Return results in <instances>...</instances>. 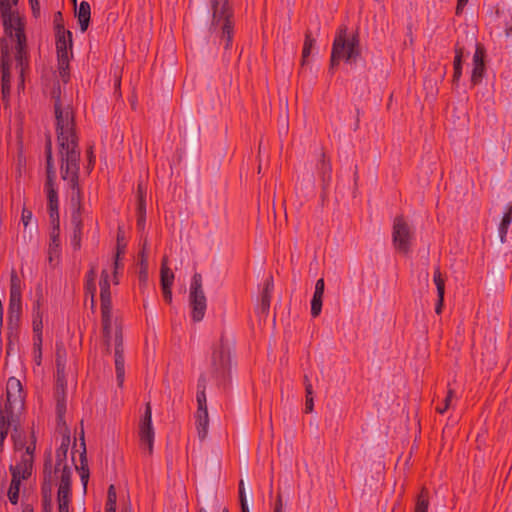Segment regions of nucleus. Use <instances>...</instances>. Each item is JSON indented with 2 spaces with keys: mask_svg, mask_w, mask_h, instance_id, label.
<instances>
[{
  "mask_svg": "<svg viewBox=\"0 0 512 512\" xmlns=\"http://www.w3.org/2000/svg\"><path fill=\"white\" fill-rule=\"evenodd\" d=\"M57 141L61 159V175L71 184V207L81 213V192L78 187L80 150L75 131L74 112L70 104L58 96L54 104Z\"/></svg>",
  "mask_w": 512,
  "mask_h": 512,
  "instance_id": "obj_1",
  "label": "nucleus"
},
{
  "mask_svg": "<svg viewBox=\"0 0 512 512\" xmlns=\"http://www.w3.org/2000/svg\"><path fill=\"white\" fill-rule=\"evenodd\" d=\"M124 250L118 246L114 256L113 263L109 267L104 268L101 273L99 282L100 298H101V316L103 336L107 348L114 345L115 348V370L116 378L119 386H122L125 378V366L122 347V335L117 324L112 321V303L110 292V276L114 278V283L118 284L117 273L120 268V257Z\"/></svg>",
  "mask_w": 512,
  "mask_h": 512,
  "instance_id": "obj_2",
  "label": "nucleus"
},
{
  "mask_svg": "<svg viewBox=\"0 0 512 512\" xmlns=\"http://www.w3.org/2000/svg\"><path fill=\"white\" fill-rule=\"evenodd\" d=\"M3 25L6 34L15 41V69L19 73L20 87H24V72L28 67V57L26 51V37L24 34V23L22 19L11 11L9 0H0Z\"/></svg>",
  "mask_w": 512,
  "mask_h": 512,
  "instance_id": "obj_3",
  "label": "nucleus"
},
{
  "mask_svg": "<svg viewBox=\"0 0 512 512\" xmlns=\"http://www.w3.org/2000/svg\"><path fill=\"white\" fill-rule=\"evenodd\" d=\"M14 450L19 461L10 466L12 474L11 484L8 490V498L12 504H17L19 499L20 484L23 479L30 476L33 466L35 451V439L32 436L30 444H23L20 439L14 437Z\"/></svg>",
  "mask_w": 512,
  "mask_h": 512,
  "instance_id": "obj_4",
  "label": "nucleus"
},
{
  "mask_svg": "<svg viewBox=\"0 0 512 512\" xmlns=\"http://www.w3.org/2000/svg\"><path fill=\"white\" fill-rule=\"evenodd\" d=\"M69 438H63L61 445L56 450L55 474L60 477L57 493L58 511L69 512L71 502V468L67 463Z\"/></svg>",
  "mask_w": 512,
  "mask_h": 512,
  "instance_id": "obj_5",
  "label": "nucleus"
},
{
  "mask_svg": "<svg viewBox=\"0 0 512 512\" xmlns=\"http://www.w3.org/2000/svg\"><path fill=\"white\" fill-rule=\"evenodd\" d=\"M346 28H341L336 35L332 53L331 66L334 67L341 60L354 62L359 56V40L356 35L347 36Z\"/></svg>",
  "mask_w": 512,
  "mask_h": 512,
  "instance_id": "obj_6",
  "label": "nucleus"
},
{
  "mask_svg": "<svg viewBox=\"0 0 512 512\" xmlns=\"http://www.w3.org/2000/svg\"><path fill=\"white\" fill-rule=\"evenodd\" d=\"M212 10V20L210 29L222 31V39L225 41V49H228L232 44V25L230 21V9L228 0H209Z\"/></svg>",
  "mask_w": 512,
  "mask_h": 512,
  "instance_id": "obj_7",
  "label": "nucleus"
},
{
  "mask_svg": "<svg viewBox=\"0 0 512 512\" xmlns=\"http://www.w3.org/2000/svg\"><path fill=\"white\" fill-rule=\"evenodd\" d=\"M72 33L61 26H57L56 51L58 59V73L63 82L69 79V62L72 56Z\"/></svg>",
  "mask_w": 512,
  "mask_h": 512,
  "instance_id": "obj_8",
  "label": "nucleus"
},
{
  "mask_svg": "<svg viewBox=\"0 0 512 512\" xmlns=\"http://www.w3.org/2000/svg\"><path fill=\"white\" fill-rule=\"evenodd\" d=\"M25 395L19 379L10 377L6 384V403L1 413L4 417L20 418L24 410Z\"/></svg>",
  "mask_w": 512,
  "mask_h": 512,
  "instance_id": "obj_9",
  "label": "nucleus"
},
{
  "mask_svg": "<svg viewBox=\"0 0 512 512\" xmlns=\"http://www.w3.org/2000/svg\"><path fill=\"white\" fill-rule=\"evenodd\" d=\"M47 158V180L45 183V191L48 199V212L50 221H60L59 217V201L58 193L55 187V169L52 159L51 143L49 142L46 147Z\"/></svg>",
  "mask_w": 512,
  "mask_h": 512,
  "instance_id": "obj_10",
  "label": "nucleus"
},
{
  "mask_svg": "<svg viewBox=\"0 0 512 512\" xmlns=\"http://www.w3.org/2000/svg\"><path fill=\"white\" fill-rule=\"evenodd\" d=\"M189 301L191 306V317L193 321L200 322L205 315L207 301L202 288V276L195 273L190 284Z\"/></svg>",
  "mask_w": 512,
  "mask_h": 512,
  "instance_id": "obj_11",
  "label": "nucleus"
},
{
  "mask_svg": "<svg viewBox=\"0 0 512 512\" xmlns=\"http://www.w3.org/2000/svg\"><path fill=\"white\" fill-rule=\"evenodd\" d=\"M414 240V233L411 227L402 216L393 221L392 242L394 248L403 254H408Z\"/></svg>",
  "mask_w": 512,
  "mask_h": 512,
  "instance_id": "obj_12",
  "label": "nucleus"
},
{
  "mask_svg": "<svg viewBox=\"0 0 512 512\" xmlns=\"http://www.w3.org/2000/svg\"><path fill=\"white\" fill-rule=\"evenodd\" d=\"M155 432L152 425V409L150 403L146 404L145 412L139 423L140 445L144 451L151 454L153 451Z\"/></svg>",
  "mask_w": 512,
  "mask_h": 512,
  "instance_id": "obj_13",
  "label": "nucleus"
},
{
  "mask_svg": "<svg viewBox=\"0 0 512 512\" xmlns=\"http://www.w3.org/2000/svg\"><path fill=\"white\" fill-rule=\"evenodd\" d=\"M20 423V418L18 417H15V419L13 417H7L5 418L4 417V413H1V418H0V450H2L3 448V445H4V441L10 431V428L13 427L14 428V433L12 434V440L14 441V437L20 439V441L23 443V444H30L31 442V439H32V436L35 437L34 433H31L29 435V439H27V436L18 431V425ZM36 440V438H34Z\"/></svg>",
  "mask_w": 512,
  "mask_h": 512,
  "instance_id": "obj_14",
  "label": "nucleus"
},
{
  "mask_svg": "<svg viewBox=\"0 0 512 512\" xmlns=\"http://www.w3.org/2000/svg\"><path fill=\"white\" fill-rule=\"evenodd\" d=\"M13 68V59L7 45L2 42L1 50V70H2V94L6 98L10 94L11 71Z\"/></svg>",
  "mask_w": 512,
  "mask_h": 512,
  "instance_id": "obj_15",
  "label": "nucleus"
},
{
  "mask_svg": "<svg viewBox=\"0 0 512 512\" xmlns=\"http://www.w3.org/2000/svg\"><path fill=\"white\" fill-rule=\"evenodd\" d=\"M40 306L41 305H40L39 300H37L33 306V331L35 333L34 347L38 353L36 355V361L38 364H40V359H41L42 328H43V322H42L43 315H42Z\"/></svg>",
  "mask_w": 512,
  "mask_h": 512,
  "instance_id": "obj_16",
  "label": "nucleus"
},
{
  "mask_svg": "<svg viewBox=\"0 0 512 512\" xmlns=\"http://www.w3.org/2000/svg\"><path fill=\"white\" fill-rule=\"evenodd\" d=\"M50 224L48 259L49 262L52 263L55 259H58L61 254L60 221H50Z\"/></svg>",
  "mask_w": 512,
  "mask_h": 512,
  "instance_id": "obj_17",
  "label": "nucleus"
},
{
  "mask_svg": "<svg viewBox=\"0 0 512 512\" xmlns=\"http://www.w3.org/2000/svg\"><path fill=\"white\" fill-rule=\"evenodd\" d=\"M56 366H57V381L63 388V380L66 366V350L62 344H56Z\"/></svg>",
  "mask_w": 512,
  "mask_h": 512,
  "instance_id": "obj_18",
  "label": "nucleus"
},
{
  "mask_svg": "<svg viewBox=\"0 0 512 512\" xmlns=\"http://www.w3.org/2000/svg\"><path fill=\"white\" fill-rule=\"evenodd\" d=\"M76 17L78 19L80 29L82 32H85L89 26L90 16H91V8L90 4L87 1H82L79 7L75 11Z\"/></svg>",
  "mask_w": 512,
  "mask_h": 512,
  "instance_id": "obj_19",
  "label": "nucleus"
},
{
  "mask_svg": "<svg viewBox=\"0 0 512 512\" xmlns=\"http://www.w3.org/2000/svg\"><path fill=\"white\" fill-rule=\"evenodd\" d=\"M512 223V204H507L504 208V214L498 227L501 243L506 242V237L510 224Z\"/></svg>",
  "mask_w": 512,
  "mask_h": 512,
  "instance_id": "obj_20",
  "label": "nucleus"
},
{
  "mask_svg": "<svg viewBox=\"0 0 512 512\" xmlns=\"http://www.w3.org/2000/svg\"><path fill=\"white\" fill-rule=\"evenodd\" d=\"M196 419V428L198 432V436L201 440L205 439L208 434L209 427V416L208 410L205 411H197L195 414Z\"/></svg>",
  "mask_w": 512,
  "mask_h": 512,
  "instance_id": "obj_21",
  "label": "nucleus"
},
{
  "mask_svg": "<svg viewBox=\"0 0 512 512\" xmlns=\"http://www.w3.org/2000/svg\"><path fill=\"white\" fill-rule=\"evenodd\" d=\"M161 287H172L174 283V273L168 266V259L164 257L161 263L160 270Z\"/></svg>",
  "mask_w": 512,
  "mask_h": 512,
  "instance_id": "obj_22",
  "label": "nucleus"
},
{
  "mask_svg": "<svg viewBox=\"0 0 512 512\" xmlns=\"http://www.w3.org/2000/svg\"><path fill=\"white\" fill-rule=\"evenodd\" d=\"M228 361V352L223 348L220 347L219 349H216L212 354V362L215 367V369H221L223 368Z\"/></svg>",
  "mask_w": 512,
  "mask_h": 512,
  "instance_id": "obj_23",
  "label": "nucleus"
},
{
  "mask_svg": "<svg viewBox=\"0 0 512 512\" xmlns=\"http://www.w3.org/2000/svg\"><path fill=\"white\" fill-rule=\"evenodd\" d=\"M429 508V493L428 490L423 488L418 495L414 507V512H428Z\"/></svg>",
  "mask_w": 512,
  "mask_h": 512,
  "instance_id": "obj_24",
  "label": "nucleus"
},
{
  "mask_svg": "<svg viewBox=\"0 0 512 512\" xmlns=\"http://www.w3.org/2000/svg\"><path fill=\"white\" fill-rule=\"evenodd\" d=\"M21 297H9V307H8V314H9V321H12V319L15 317L16 319L19 318L21 313Z\"/></svg>",
  "mask_w": 512,
  "mask_h": 512,
  "instance_id": "obj_25",
  "label": "nucleus"
},
{
  "mask_svg": "<svg viewBox=\"0 0 512 512\" xmlns=\"http://www.w3.org/2000/svg\"><path fill=\"white\" fill-rule=\"evenodd\" d=\"M433 282L436 286L437 297L439 299H444L445 294V279L443 278L439 267L435 268L433 273Z\"/></svg>",
  "mask_w": 512,
  "mask_h": 512,
  "instance_id": "obj_26",
  "label": "nucleus"
},
{
  "mask_svg": "<svg viewBox=\"0 0 512 512\" xmlns=\"http://www.w3.org/2000/svg\"><path fill=\"white\" fill-rule=\"evenodd\" d=\"M305 392H306V401H305V412L311 413L314 408V399H313V387L309 382L307 376H305Z\"/></svg>",
  "mask_w": 512,
  "mask_h": 512,
  "instance_id": "obj_27",
  "label": "nucleus"
},
{
  "mask_svg": "<svg viewBox=\"0 0 512 512\" xmlns=\"http://www.w3.org/2000/svg\"><path fill=\"white\" fill-rule=\"evenodd\" d=\"M462 56H463L462 49L457 47L455 50V59H454V74H453L454 82L459 81L461 74H462Z\"/></svg>",
  "mask_w": 512,
  "mask_h": 512,
  "instance_id": "obj_28",
  "label": "nucleus"
},
{
  "mask_svg": "<svg viewBox=\"0 0 512 512\" xmlns=\"http://www.w3.org/2000/svg\"><path fill=\"white\" fill-rule=\"evenodd\" d=\"M323 295L314 293L311 300V315L316 318L322 311Z\"/></svg>",
  "mask_w": 512,
  "mask_h": 512,
  "instance_id": "obj_29",
  "label": "nucleus"
},
{
  "mask_svg": "<svg viewBox=\"0 0 512 512\" xmlns=\"http://www.w3.org/2000/svg\"><path fill=\"white\" fill-rule=\"evenodd\" d=\"M10 296L21 297V282L16 272H12L10 278Z\"/></svg>",
  "mask_w": 512,
  "mask_h": 512,
  "instance_id": "obj_30",
  "label": "nucleus"
},
{
  "mask_svg": "<svg viewBox=\"0 0 512 512\" xmlns=\"http://www.w3.org/2000/svg\"><path fill=\"white\" fill-rule=\"evenodd\" d=\"M314 43H315V40L311 37V35L306 34L304 45H303V50H302V64H304L305 61L307 60V58L310 56L312 47L314 46Z\"/></svg>",
  "mask_w": 512,
  "mask_h": 512,
  "instance_id": "obj_31",
  "label": "nucleus"
},
{
  "mask_svg": "<svg viewBox=\"0 0 512 512\" xmlns=\"http://www.w3.org/2000/svg\"><path fill=\"white\" fill-rule=\"evenodd\" d=\"M455 398V391L451 388L448 389L447 395L443 401L442 405H438L436 407V411L440 414H443L446 410H448L451 406L453 399Z\"/></svg>",
  "mask_w": 512,
  "mask_h": 512,
  "instance_id": "obj_32",
  "label": "nucleus"
},
{
  "mask_svg": "<svg viewBox=\"0 0 512 512\" xmlns=\"http://www.w3.org/2000/svg\"><path fill=\"white\" fill-rule=\"evenodd\" d=\"M484 70H485V65H477V64H473V69H472V75H471V81L473 84H478L482 77H483V74H484Z\"/></svg>",
  "mask_w": 512,
  "mask_h": 512,
  "instance_id": "obj_33",
  "label": "nucleus"
},
{
  "mask_svg": "<svg viewBox=\"0 0 512 512\" xmlns=\"http://www.w3.org/2000/svg\"><path fill=\"white\" fill-rule=\"evenodd\" d=\"M71 222L73 225V231L82 232L83 222L79 211H72Z\"/></svg>",
  "mask_w": 512,
  "mask_h": 512,
  "instance_id": "obj_34",
  "label": "nucleus"
},
{
  "mask_svg": "<svg viewBox=\"0 0 512 512\" xmlns=\"http://www.w3.org/2000/svg\"><path fill=\"white\" fill-rule=\"evenodd\" d=\"M484 56H485V52H484L483 47L481 45H477L476 50L473 55V64H477L478 66L485 65L484 64Z\"/></svg>",
  "mask_w": 512,
  "mask_h": 512,
  "instance_id": "obj_35",
  "label": "nucleus"
},
{
  "mask_svg": "<svg viewBox=\"0 0 512 512\" xmlns=\"http://www.w3.org/2000/svg\"><path fill=\"white\" fill-rule=\"evenodd\" d=\"M197 404H198V409L197 411H205V410H208L207 409V403H206V394H205V390L204 388L202 390H198L197 391Z\"/></svg>",
  "mask_w": 512,
  "mask_h": 512,
  "instance_id": "obj_36",
  "label": "nucleus"
},
{
  "mask_svg": "<svg viewBox=\"0 0 512 512\" xmlns=\"http://www.w3.org/2000/svg\"><path fill=\"white\" fill-rule=\"evenodd\" d=\"M138 190H139V193H140V200H139V205H138V210H139V213H140V218L138 220V226L139 227H143L144 226V217L142 216V214L145 211V205H144V201H143V198H142V186L141 185L138 186Z\"/></svg>",
  "mask_w": 512,
  "mask_h": 512,
  "instance_id": "obj_37",
  "label": "nucleus"
},
{
  "mask_svg": "<svg viewBox=\"0 0 512 512\" xmlns=\"http://www.w3.org/2000/svg\"><path fill=\"white\" fill-rule=\"evenodd\" d=\"M32 219H33L32 211L24 207L22 209V213H21V222H22L24 228L28 227V225L31 223Z\"/></svg>",
  "mask_w": 512,
  "mask_h": 512,
  "instance_id": "obj_38",
  "label": "nucleus"
},
{
  "mask_svg": "<svg viewBox=\"0 0 512 512\" xmlns=\"http://www.w3.org/2000/svg\"><path fill=\"white\" fill-rule=\"evenodd\" d=\"M81 236L82 232H76L73 231L72 237H71V244L74 249H79L81 245Z\"/></svg>",
  "mask_w": 512,
  "mask_h": 512,
  "instance_id": "obj_39",
  "label": "nucleus"
},
{
  "mask_svg": "<svg viewBox=\"0 0 512 512\" xmlns=\"http://www.w3.org/2000/svg\"><path fill=\"white\" fill-rule=\"evenodd\" d=\"M117 496L114 485H110L108 488L107 502L106 504H116Z\"/></svg>",
  "mask_w": 512,
  "mask_h": 512,
  "instance_id": "obj_40",
  "label": "nucleus"
},
{
  "mask_svg": "<svg viewBox=\"0 0 512 512\" xmlns=\"http://www.w3.org/2000/svg\"><path fill=\"white\" fill-rule=\"evenodd\" d=\"M148 279V273H147V263L146 260H142L141 262V271L139 274V280L142 283H146Z\"/></svg>",
  "mask_w": 512,
  "mask_h": 512,
  "instance_id": "obj_41",
  "label": "nucleus"
},
{
  "mask_svg": "<svg viewBox=\"0 0 512 512\" xmlns=\"http://www.w3.org/2000/svg\"><path fill=\"white\" fill-rule=\"evenodd\" d=\"M271 295L269 293H262L261 306L263 311H268L270 307Z\"/></svg>",
  "mask_w": 512,
  "mask_h": 512,
  "instance_id": "obj_42",
  "label": "nucleus"
},
{
  "mask_svg": "<svg viewBox=\"0 0 512 512\" xmlns=\"http://www.w3.org/2000/svg\"><path fill=\"white\" fill-rule=\"evenodd\" d=\"M163 298L167 303L172 302V287H161Z\"/></svg>",
  "mask_w": 512,
  "mask_h": 512,
  "instance_id": "obj_43",
  "label": "nucleus"
},
{
  "mask_svg": "<svg viewBox=\"0 0 512 512\" xmlns=\"http://www.w3.org/2000/svg\"><path fill=\"white\" fill-rule=\"evenodd\" d=\"M239 498H240V504H242L243 502L247 503V497H246L243 480H240V482H239Z\"/></svg>",
  "mask_w": 512,
  "mask_h": 512,
  "instance_id": "obj_44",
  "label": "nucleus"
},
{
  "mask_svg": "<svg viewBox=\"0 0 512 512\" xmlns=\"http://www.w3.org/2000/svg\"><path fill=\"white\" fill-rule=\"evenodd\" d=\"M325 283L324 279L320 278L316 281L314 293L324 295Z\"/></svg>",
  "mask_w": 512,
  "mask_h": 512,
  "instance_id": "obj_45",
  "label": "nucleus"
},
{
  "mask_svg": "<svg viewBox=\"0 0 512 512\" xmlns=\"http://www.w3.org/2000/svg\"><path fill=\"white\" fill-rule=\"evenodd\" d=\"M273 512H285L282 497L280 495L277 496Z\"/></svg>",
  "mask_w": 512,
  "mask_h": 512,
  "instance_id": "obj_46",
  "label": "nucleus"
},
{
  "mask_svg": "<svg viewBox=\"0 0 512 512\" xmlns=\"http://www.w3.org/2000/svg\"><path fill=\"white\" fill-rule=\"evenodd\" d=\"M29 2L31 4L34 15L39 14V12H40L39 0H29Z\"/></svg>",
  "mask_w": 512,
  "mask_h": 512,
  "instance_id": "obj_47",
  "label": "nucleus"
},
{
  "mask_svg": "<svg viewBox=\"0 0 512 512\" xmlns=\"http://www.w3.org/2000/svg\"><path fill=\"white\" fill-rule=\"evenodd\" d=\"M272 288H273V283H272V279L269 278L266 280V283H265V287H264V290H263V293H269L271 295L272 293Z\"/></svg>",
  "mask_w": 512,
  "mask_h": 512,
  "instance_id": "obj_48",
  "label": "nucleus"
},
{
  "mask_svg": "<svg viewBox=\"0 0 512 512\" xmlns=\"http://www.w3.org/2000/svg\"><path fill=\"white\" fill-rule=\"evenodd\" d=\"M443 306H444V299H437V303H436V306H435V312L437 314H441L442 312V309H443Z\"/></svg>",
  "mask_w": 512,
  "mask_h": 512,
  "instance_id": "obj_49",
  "label": "nucleus"
},
{
  "mask_svg": "<svg viewBox=\"0 0 512 512\" xmlns=\"http://www.w3.org/2000/svg\"><path fill=\"white\" fill-rule=\"evenodd\" d=\"M468 3V0H458L456 12L457 14L463 9V7Z\"/></svg>",
  "mask_w": 512,
  "mask_h": 512,
  "instance_id": "obj_50",
  "label": "nucleus"
},
{
  "mask_svg": "<svg viewBox=\"0 0 512 512\" xmlns=\"http://www.w3.org/2000/svg\"><path fill=\"white\" fill-rule=\"evenodd\" d=\"M105 512H116V504H106Z\"/></svg>",
  "mask_w": 512,
  "mask_h": 512,
  "instance_id": "obj_51",
  "label": "nucleus"
},
{
  "mask_svg": "<svg viewBox=\"0 0 512 512\" xmlns=\"http://www.w3.org/2000/svg\"><path fill=\"white\" fill-rule=\"evenodd\" d=\"M241 505V512H250V509H249V506H248V502L245 503L243 502Z\"/></svg>",
  "mask_w": 512,
  "mask_h": 512,
  "instance_id": "obj_52",
  "label": "nucleus"
},
{
  "mask_svg": "<svg viewBox=\"0 0 512 512\" xmlns=\"http://www.w3.org/2000/svg\"><path fill=\"white\" fill-rule=\"evenodd\" d=\"M87 478H88V474H86L84 471L82 472L81 474V480L84 484V486H86V483H87Z\"/></svg>",
  "mask_w": 512,
  "mask_h": 512,
  "instance_id": "obj_53",
  "label": "nucleus"
},
{
  "mask_svg": "<svg viewBox=\"0 0 512 512\" xmlns=\"http://www.w3.org/2000/svg\"><path fill=\"white\" fill-rule=\"evenodd\" d=\"M95 157L93 156L92 152L89 153V165H94Z\"/></svg>",
  "mask_w": 512,
  "mask_h": 512,
  "instance_id": "obj_54",
  "label": "nucleus"
},
{
  "mask_svg": "<svg viewBox=\"0 0 512 512\" xmlns=\"http://www.w3.org/2000/svg\"><path fill=\"white\" fill-rule=\"evenodd\" d=\"M63 408H64L63 404L59 402L58 405H57L59 416H61Z\"/></svg>",
  "mask_w": 512,
  "mask_h": 512,
  "instance_id": "obj_55",
  "label": "nucleus"
},
{
  "mask_svg": "<svg viewBox=\"0 0 512 512\" xmlns=\"http://www.w3.org/2000/svg\"><path fill=\"white\" fill-rule=\"evenodd\" d=\"M89 276L91 277V282H93L94 276H95V271L91 270Z\"/></svg>",
  "mask_w": 512,
  "mask_h": 512,
  "instance_id": "obj_56",
  "label": "nucleus"
},
{
  "mask_svg": "<svg viewBox=\"0 0 512 512\" xmlns=\"http://www.w3.org/2000/svg\"><path fill=\"white\" fill-rule=\"evenodd\" d=\"M22 512H33V510L29 506H26Z\"/></svg>",
  "mask_w": 512,
  "mask_h": 512,
  "instance_id": "obj_57",
  "label": "nucleus"
},
{
  "mask_svg": "<svg viewBox=\"0 0 512 512\" xmlns=\"http://www.w3.org/2000/svg\"><path fill=\"white\" fill-rule=\"evenodd\" d=\"M507 35L509 36L512 33V27L510 29H507Z\"/></svg>",
  "mask_w": 512,
  "mask_h": 512,
  "instance_id": "obj_58",
  "label": "nucleus"
},
{
  "mask_svg": "<svg viewBox=\"0 0 512 512\" xmlns=\"http://www.w3.org/2000/svg\"><path fill=\"white\" fill-rule=\"evenodd\" d=\"M71 1H72V3L74 4V6H76V4H77V0H71Z\"/></svg>",
  "mask_w": 512,
  "mask_h": 512,
  "instance_id": "obj_59",
  "label": "nucleus"
},
{
  "mask_svg": "<svg viewBox=\"0 0 512 512\" xmlns=\"http://www.w3.org/2000/svg\"><path fill=\"white\" fill-rule=\"evenodd\" d=\"M123 512H132L131 509H125Z\"/></svg>",
  "mask_w": 512,
  "mask_h": 512,
  "instance_id": "obj_60",
  "label": "nucleus"
},
{
  "mask_svg": "<svg viewBox=\"0 0 512 512\" xmlns=\"http://www.w3.org/2000/svg\"><path fill=\"white\" fill-rule=\"evenodd\" d=\"M222 512H229L227 508H224Z\"/></svg>",
  "mask_w": 512,
  "mask_h": 512,
  "instance_id": "obj_61",
  "label": "nucleus"
},
{
  "mask_svg": "<svg viewBox=\"0 0 512 512\" xmlns=\"http://www.w3.org/2000/svg\"><path fill=\"white\" fill-rule=\"evenodd\" d=\"M199 512H207L205 509H200Z\"/></svg>",
  "mask_w": 512,
  "mask_h": 512,
  "instance_id": "obj_62",
  "label": "nucleus"
},
{
  "mask_svg": "<svg viewBox=\"0 0 512 512\" xmlns=\"http://www.w3.org/2000/svg\"><path fill=\"white\" fill-rule=\"evenodd\" d=\"M13 4H16L17 3V0H12Z\"/></svg>",
  "mask_w": 512,
  "mask_h": 512,
  "instance_id": "obj_63",
  "label": "nucleus"
}]
</instances>
